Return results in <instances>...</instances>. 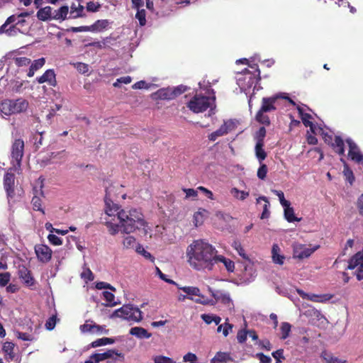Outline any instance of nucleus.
I'll return each mask as SVG.
<instances>
[{
  "label": "nucleus",
  "mask_w": 363,
  "mask_h": 363,
  "mask_svg": "<svg viewBox=\"0 0 363 363\" xmlns=\"http://www.w3.org/2000/svg\"><path fill=\"white\" fill-rule=\"evenodd\" d=\"M36 81L39 84L47 82L51 86L57 85L56 75L52 69L46 70L42 76L36 78Z\"/></svg>",
  "instance_id": "2eb2a0df"
},
{
  "label": "nucleus",
  "mask_w": 363,
  "mask_h": 363,
  "mask_svg": "<svg viewBox=\"0 0 363 363\" xmlns=\"http://www.w3.org/2000/svg\"><path fill=\"white\" fill-rule=\"evenodd\" d=\"M290 206L291 205H287V206H283L284 208L285 219L289 223H293L294 221H300L301 218H298L297 217L295 216L294 210Z\"/></svg>",
  "instance_id": "c85d7f7f"
},
{
  "label": "nucleus",
  "mask_w": 363,
  "mask_h": 363,
  "mask_svg": "<svg viewBox=\"0 0 363 363\" xmlns=\"http://www.w3.org/2000/svg\"><path fill=\"white\" fill-rule=\"evenodd\" d=\"M232 360V357H230V353L223 352H218L215 357L212 359L211 362L213 363H222L227 362Z\"/></svg>",
  "instance_id": "c756f323"
},
{
  "label": "nucleus",
  "mask_w": 363,
  "mask_h": 363,
  "mask_svg": "<svg viewBox=\"0 0 363 363\" xmlns=\"http://www.w3.org/2000/svg\"><path fill=\"white\" fill-rule=\"evenodd\" d=\"M322 357L324 358L325 363H345V361H342L325 352H323Z\"/></svg>",
  "instance_id": "c03bdc74"
},
{
  "label": "nucleus",
  "mask_w": 363,
  "mask_h": 363,
  "mask_svg": "<svg viewBox=\"0 0 363 363\" xmlns=\"http://www.w3.org/2000/svg\"><path fill=\"white\" fill-rule=\"evenodd\" d=\"M254 68V67H251ZM245 77L244 80L248 79L247 86L250 88L253 84H256L261 79L260 77V71L258 68V66L255 65V72L252 73L247 69H245L244 70Z\"/></svg>",
  "instance_id": "4468645a"
},
{
  "label": "nucleus",
  "mask_w": 363,
  "mask_h": 363,
  "mask_svg": "<svg viewBox=\"0 0 363 363\" xmlns=\"http://www.w3.org/2000/svg\"><path fill=\"white\" fill-rule=\"evenodd\" d=\"M115 317L134 322H140L143 319L141 311L130 304L123 305L121 308L116 310L111 315V318Z\"/></svg>",
  "instance_id": "39448f33"
},
{
  "label": "nucleus",
  "mask_w": 363,
  "mask_h": 363,
  "mask_svg": "<svg viewBox=\"0 0 363 363\" xmlns=\"http://www.w3.org/2000/svg\"><path fill=\"white\" fill-rule=\"evenodd\" d=\"M264 143H256L255 150L257 158L261 163L267 156V152L263 149Z\"/></svg>",
  "instance_id": "2f4dec72"
},
{
  "label": "nucleus",
  "mask_w": 363,
  "mask_h": 363,
  "mask_svg": "<svg viewBox=\"0 0 363 363\" xmlns=\"http://www.w3.org/2000/svg\"><path fill=\"white\" fill-rule=\"evenodd\" d=\"M48 239L49 242L53 245H60L62 244V240L61 238L55 235L50 234L48 236Z\"/></svg>",
  "instance_id": "e2e57ef3"
},
{
  "label": "nucleus",
  "mask_w": 363,
  "mask_h": 363,
  "mask_svg": "<svg viewBox=\"0 0 363 363\" xmlns=\"http://www.w3.org/2000/svg\"><path fill=\"white\" fill-rule=\"evenodd\" d=\"M319 247V245H315L313 247H308L303 244H294L293 245V257L298 259L308 258Z\"/></svg>",
  "instance_id": "6e6552de"
},
{
  "label": "nucleus",
  "mask_w": 363,
  "mask_h": 363,
  "mask_svg": "<svg viewBox=\"0 0 363 363\" xmlns=\"http://www.w3.org/2000/svg\"><path fill=\"white\" fill-rule=\"evenodd\" d=\"M10 274L9 272L0 273V286H5L10 281Z\"/></svg>",
  "instance_id": "0e129e2a"
},
{
  "label": "nucleus",
  "mask_w": 363,
  "mask_h": 363,
  "mask_svg": "<svg viewBox=\"0 0 363 363\" xmlns=\"http://www.w3.org/2000/svg\"><path fill=\"white\" fill-rule=\"evenodd\" d=\"M78 4L72 3L70 6V16L69 18H77L85 16L84 7L81 4L83 0H77Z\"/></svg>",
  "instance_id": "a211bd4d"
},
{
  "label": "nucleus",
  "mask_w": 363,
  "mask_h": 363,
  "mask_svg": "<svg viewBox=\"0 0 363 363\" xmlns=\"http://www.w3.org/2000/svg\"><path fill=\"white\" fill-rule=\"evenodd\" d=\"M291 325L290 323H289L287 322H284L281 323L280 330H281V338L282 340H285L289 337V333L291 332Z\"/></svg>",
  "instance_id": "ea45409f"
},
{
  "label": "nucleus",
  "mask_w": 363,
  "mask_h": 363,
  "mask_svg": "<svg viewBox=\"0 0 363 363\" xmlns=\"http://www.w3.org/2000/svg\"><path fill=\"white\" fill-rule=\"evenodd\" d=\"M340 161L344 164V169L343 174L345 177L346 179L350 182V184H352L354 181V177L352 169L349 167L348 164L346 163L345 160L342 158L340 159Z\"/></svg>",
  "instance_id": "72a5a7b5"
},
{
  "label": "nucleus",
  "mask_w": 363,
  "mask_h": 363,
  "mask_svg": "<svg viewBox=\"0 0 363 363\" xmlns=\"http://www.w3.org/2000/svg\"><path fill=\"white\" fill-rule=\"evenodd\" d=\"M136 251L139 254L142 255L145 259H150L152 262H154L155 257L149 252L146 251L142 245H138Z\"/></svg>",
  "instance_id": "3c124183"
},
{
  "label": "nucleus",
  "mask_w": 363,
  "mask_h": 363,
  "mask_svg": "<svg viewBox=\"0 0 363 363\" xmlns=\"http://www.w3.org/2000/svg\"><path fill=\"white\" fill-rule=\"evenodd\" d=\"M219 263L223 264L225 268L229 272H233L235 269V263L233 261L226 258L223 255L217 254L215 259V265Z\"/></svg>",
  "instance_id": "6ab92c4d"
},
{
  "label": "nucleus",
  "mask_w": 363,
  "mask_h": 363,
  "mask_svg": "<svg viewBox=\"0 0 363 363\" xmlns=\"http://www.w3.org/2000/svg\"><path fill=\"white\" fill-rule=\"evenodd\" d=\"M114 188L113 186L111 185L106 189V195L104 197L105 213L109 216H118V212L120 211L119 205L113 203L112 200V194L114 191Z\"/></svg>",
  "instance_id": "0eeeda50"
},
{
  "label": "nucleus",
  "mask_w": 363,
  "mask_h": 363,
  "mask_svg": "<svg viewBox=\"0 0 363 363\" xmlns=\"http://www.w3.org/2000/svg\"><path fill=\"white\" fill-rule=\"evenodd\" d=\"M18 276L27 286L30 287L35 284V279L31 274V272L26 266H19Z\"/></svg>",
  "instance_id": "ddd939ff"
},
{
  "label": "nucleus",
  "mask_w": 363,
  "mask_h": 363,
  "mask_svg": "<svg viewBox=\"0 0 363 363\" xmlns=\"http://www.w3.org/2000/svg\"><path fill=\"white\" fill-rule=\"evenodd\" d=\"M279 251L280 249L278 245L274 244L272 249L273 262L276 264L281 265L284 264L285 257L279 255Z\"/></svg>",
  "instance_id": "bb28decb"
},
{
  "label": "nucleus",
  "mask_w": 363,
  "mask_h": 363,
  "mask_svg": "<svg viewBox=\"0 0 363 363\" xmlns=\"http://www.w3.org/2000/svg\"><path fill=\"white\" fill-rule=\"evenodd\" d=\"M220 126L224 128V130L226 131V134H228L229 132L235 129L236 124L233 120L230 119L225 121L223 124Z\"/></svg>",
  "instance_id": "864d4df0"
},
{
  "label": "nucleus",
  "mask_w": 363,
  "mask_h": 363,
  "mask_svg": "<svg viewBox=\"0 0 363 363\" xmlns=\"http://www.w3.org/2000/svg\"><path fill=\"white\" fill-rule=\"evenodd\" d=\"M281 98L280 95H275L271 97H264L262 99V105L259 109L262 111L270 112L277 109L275 104L277 101Z\"/></svg>",
  "instance_id": "f8f14e48"
},
{
  "label": "nucleus",
  "mask_w": 363,
  "mask_h": 363,
  "mask_svg": "<svg viewBox=\"0 0 363 363\" xmlns=\"http://www.w3.org/2000/svg\"><path fill=\"white\" fill-rule=\"evenodd\" d=\"M109 21L107 19L97 20L94 24L89 26L90 32H101L106 29L109 26Z\"/></svg>",
  "instance_id": "b1692460"
},
{
  "label": "nucleus",
  "mask_w": 363,
  "mask_h": 363,
  "mask_svg": "<svg viewBox=\"0 0 363 363\" xmlns=\"http://www.w3.org/2000/svg\"><path fill=\"white\" fill-rule=\"evenodd\" d=\"M118 218L123 233L129 234L136 230L143 229L144 234H147V231L145 228L147 223L140 210L136 208H131L128 211L122 209L118 212Z\"/></svg>",
  "instance_id": "f03ea898"
},
{
  "label": "nucleus",
  "mask_w": 363,
  "mask_h": 363,
  "mask_svg": "<svg viewBox=\"0 0 363 363\" xmlns=\"http://www.w3.org/2000/svg\"><path fill=\"white\" fill-rule=\"evenodd\" d=\"M115 342V340L112 338L109 337H102L96 340L95 341L92 342L91 343V346L92 347H97L102 345H106L109 344H113Z\"/></svg>",
  "instance_id": "e433bc0d"
},
{
  "label": "nucleus",
  "mask_w": 363,
  "mask_h": 363,
  "mask_svg": "<svg viewBox=\"0 0 363 363\" xmlns=\"http://www.w3.org/2000/svg\"><path fill=\"white\" fill-rule=\"evenodd\" d=\"M45 63V59L44 57L39 58L38 60H34L31 65L30 66L28 72L27 74L28 77H33L35 72L40 69Z\"/></svg>",
  "instance_id": "393cba45"
},
{
  "label": "nucleus",
  "mask_w": 363,
  "mask_h": 363,
  "mask_svg": "<svg viewBox=\"0 0 363 363\" xmlns=\"http://www.w3.org/2000/svg\"><path fill=\"white\" fill-rule=\"evenodd\" d=\"M94 323L91 320H86L84 324L80 326V330L82 333H91L94 331Z\"/></svg>",
  "instance_id": "603ef678"
},
{
  "label": "nucleus",
  "mask_w": 363,
  "mask_h": 363,
  "mask_svg": "<svg viewBox=\"0 0 363 363\" xmlns=\"http://www.w3.org/2000/svg\"><path fill=\"white\" fill-rule=\"evenodd\" d=\"M132 82V78L130 76L122 77L116 79L113 84L114 87H120L121 84H128Z\"/></svg>",
  "instance_id": "5fc2aeb1"
},
{
  "label": "nucleus",
  "mask_w": 363,
  "mask_h": 363,
  "mask_svg": "<svg viewBox=\"0 0 363 363\" xmlns=\"http://www.w3.org/2000/svg\"><path fill=\"white\" fill-rule=\"evenodd\" d=\"M37 18L42 21H47L52 19V8L50 6L40 9L37 13Z\"/></svg>",
  "instance_id": "aec40b11"
},
{
  "label": "nucleus",
  "mask_w": 363,
  "mask_h": 363,
  "mask_svg": "<svg viewBox=\"0 0 363 363\" xmlns=\"http://www.w3.org/2000/svg\"><path fill=\"white\" fill-rule=\"evenodd\" d=\"M103 296L105 298V300L108 302V303L105 304L106 306H114L117 304V303L113 302L115 296L113 294H112L111 292L104 291Z\"/></svg>",
  "instance_id": "09e8293b"
},
{
  "label": "nucleus",
  "mask_w": 363,
  "mask_h": 363,
  "mask_svg": "<svg viewBox=\"0 0 363 363\" xmlns=\"http://www.w3.org/2000/svg\"><path fill=\"white\" fill-rule=\"evenodd\" d=\"M135 18L139 21L140 26H143L146 24V12L143 9H137Z\"/></svg>",
  "instance_id": "37998d69"
},
{
  "label": "nucleus",
  "mask_w": 363,
  "mask_h": 363,
  "mask_svg": "<svg viewBox=\"0 0 363 363\" xmlns=\"http://www.w3.org/2000/svg\"><path fill=\"white\" fill-rule=\"evenodd\" d=\"M346 143L349 146L348 157L357 163L363 162V155L357 144L350 138L347 139Z\"/></svg>",
  "instance_id": "9b49d317"
},
{
  "label": "nucleus",
  "mask_w": 363,
  "mask_h": 363,
  "mask_svg": "<svg viewBox=\"0 0 363 363\" xmlns=\"http://www.w3.org/2000/svg\"><path fill=\"white\" fill-rule=\"evenodd\" d=\"M232 247H233L234 250H235L238 252V255L240 257H242L245 259H248V257L245 254V250L242 247L240 241L234 240L233 242L232 243Z\"/></svg>",
  "instance_id": "58836bf2"
},
{
  "label": "nucleus",
  "mask_w": 363,
  "mask_h": 363,
  "mask_svg": "<svg viewBox=\"0 0 363 363\" xmlns=\"http://www.w3.org/2000/svg\"><path fill=\"white\" fill-rule=\"evenodd\" d=\"M114 356L123 357L121 353H118L113 350H109L103 353L94 354L93 355H91V359L95 361V363H99V362L111 358L116 359V358L114 357Z\"/></svg>",
  "instance_id": "dca6fc26"
},
{
  "label": "nucleus",
  "mask_w": 363,
  "mask_h": 363,
  "mask_svg": "<svg viewBox=\"0 0 363 363\" xmlns=\"http://www.w3.org/2000/svg\"><path fill=\"white\" fill-rule=\"evenodd\" d=\"M106 225L108 230L111 235H114L116 233H118V232L119 230V225L113 224L111 222L107 221V222H106ZM120 227H121V225H120Z\"/></svg>",
  "instance_id": "13d9d810"
},
{
  "label": "nucleus",
  "mask_w": 363,
  "mask_h": 363,
  "mask_svg": "<svg viewBox=\"0 0 363 363\" xmlns=\"http://www.w3.org/2000/svg\"><path fill=\"white\" fill-rule=\"evenodd\" d=\"M31 62L30 59L26 57H19L15 58V64L18 67L27 66Z\"/></svg>",
  "instance_id": "4d7b16f0"
},
{
  "label": "nucleus",
  "mask_w": 363,
  "mask_h": 363,
  "mask_svg": "<svg viewBox=\"0 0 363 363\" xmlns=\"http://www.w3.org/2000/svg\"><path fill=\"white\" fill-rule=\"evenodd\" d=\"M218 250L203 240H196L186 249L189 265L196 270L211 271L215 266Z\"/></svg>",
  "instance_id": "f257e3e1"
},
{
  "label": "nucleus",
  "mask_w": 363,
  "mask_h": 363,
  "mask_svg": "<svg viewBox=\"0 0 363 363\" xmlns=\"http://www.w3.org/2000/svg\"><path fill=\"white\" fill-rule=\"evenodd\" d=\"M273 192L279 197L280 203L282 206L291 205L290 201L285 199L283 191L274 190Z\"/></svg>",
  "instance_id": "680f3d73"
},
{
  "label": "nucleus",
  "mask_w": 363,
  "mask_h": 363,
  "mask_svg": "<svg viewBox=\"0 0 363 363\" xmlns=\"http://www.w3.org/2000/svg\"><path fill=\"white\" fill-rule=\"evenodd\" d=\"M260 201H264V204L263 206V211L261 214L260 218L261 219L268 218L270 215V212L268 209L269 206V200L266 196H259L258 199H257V203H259Z\"/></svg>",
  "instance_id": "7c9ffc66"
},
{
  "label": "nucleus",
  "mask_w": 363,
  "mask_h": 363,
  "mask_svg": "<svg viewBox=\"0 0 363 363\" xmlns=\"http://www.w3.org/2000/svg\"><path fill=\"white\" fill-rule=\"evenodd\" d=\"M267 166L265 164H261L257 170V177L260 179H264L267 174Z\"/></svg>",
  "instance_id": "bf43d9fd"
},
{
  "label": "nucleus",
  "mask_w": 363,
  "mask_h": 363,
  "mask_svg": "<svg viewBox=\"0 0 363 363\" xmlns=\"http://www.w3.org/2000/svg\"><path fill=\"white\" fill-rule=\"evenodd\" d=\"M212 91H213L212 90ZM187 107L195 113H202L210 108L211 111L216 108V96H203L202 94L194 95L187 103Z\"/></svg>",
  "instance_id": "7ed1b4c3"
},
{
  "label": "nucleus",
  "mask_w": 363,
  "mask_h": 363,
  "mask_svg": "<svg viewBox=\"0 0 363 363\" xmlns=\"http://www.w3.org/2000/svg\"><path fill=\"white\" fill-rule=\"evenodd\" d=\"M34 249L39 262L48 263L51 260L52 251L48 245L38 244L35 246Z\"/></svg>",
  "instance_id": "1a4fd4ad"
},
{
  "label": "nucleus",
  "mask_w": 363,
  "mask_h": 363,
  "mask_svg": "<svg viewBox=\"0 0 363 363\" xmlns=\"http://www.w3.org/2000/svg\"><path fill=\"white\" fill-rule=\"evenodd\" d=\"M226 135V131L221 126L216 131L211 133L208 135V139L211 141H215L218 137Z\"/></svg>",
  "instance_id": "de8ad7c7"
},
{
  "label": "nucleus",
  "mask_w": 363,
  "mask_h": 363,
  "mask_svg": "<svg viewBox=\"0 0 363 363\" xmlns=\"http://www.w3.org/2000/svg\"><path fill=\"white\" fill-rule=\"evenodd\" d=\"M172 88L161 89L157 91L156 94L158 98L162 100H172L175 99V94H174Z\"/></svg>",
  "instance_id": "a878e982"
},
{
  "label": "nucleus",
  "mask_w": 363,
  "mask_h": 363,
  "mask_svg": "<svg viewBox=\"0 0 363 363\" xmlns=\"http://www.w3.org/2000/svg\"><path fill=\"white\" fill-rule=\"evenodd\" d=\"M233 325L232 324L228 323H225L223 325L221 324V325H218V327L217 328V332L218 333L222 332L223 335L225 337H227L228 335V334H229V331L233 329Z\"/></svg>",
  "instance_id": "a18cd8bd"
},
{
  "label": "nucleus",
  "mask_w": 363,
  "mask_h": 363,
  "mask_svg": "<svg viewBox=\"0 0 363 363\" xmlns=\"http://www.w3.org/2000/svg\"><path fill=\"white\" fill-rule=\"evenodd\" d=\"M74 67L82 74H85L89 71V65L83 62H77L74 65Z\"/></svg>",
  "instance_id": "69168bd1"
},
{
  "label": "nucleus",
  "mask_w": 363,
  "mask_h": 363,
  "mask_svg": "<svg viewBox=\"0 0 363 363\" xmlns=\"http://www.w3.org/2000/svg\"><path fill=\"white\" fill-rule=\"evenodd\" d=\"M154 362L155 363H175V362L172 359H171L168 357L162 356V355L156 356L154 358Z\"/></svg>",
  "instance_id": "052dcab7"
},
{
  "label": "nucleus",
  "mask_w": 363,
  "mask_h": 363,
  "mask_svg": "<svg viewBox=\"0 0 363 363\" xmlns=\"http://www.w3.org/2000/svg\"><path fill=\"white\" fill-rule=\"evenodd\" d=\"M199 298H194L192 297L188 296L189 299L194 301L195 303H201L202 305H214L215 302L212 299L206 298L203 295L200 294V296Z\"/></svg>",
  "instance_id": "a19ab883"
},
{
  "label": "nucleus",
  "mask_w": 363,
  "mask_h": 363,
  "mask_svg": "<svg viewBox=\"0 0 363 363\" xmlns=\"http://www.w3.org/2000/svg\"><path fill=\"white\" fill-rule=\"evenodd\" d=\"M248 335V330H240L238 332L237 339L238 342L243 343L247 340V336Z\"/></svg>",
  "instance_id": "338daca9"
},
{
  "label": "nucleus",
  "mask_w": 363,
  "mask_h": 363,
  "mask_svg": "<svg viewBox=\"0 0 363 363\" xmlns=\"http://www.w3.org/2000/svg\"><path fill=\"white\" fill-rule=\"evenodd\" d=\"M256 357L259 359L261 363H272V358L262 352L256 354Z\"/></svg>",
  "instance_id": "774afa93"
},
{
  "label": "nucleus",
  "mask_w": 363,
  "mask_h": 363,
  "mask_svg": "<svg viewBox=\"0 0 363 363\" xmlns=\"http://www.w3.org/2000/svg\"><path fill=\"white\" fill-rule=\"evenodd\" d=\"M4 188L9 199H13L15 196V175L8 171L4 177Z\"/></svg>",
  "instance_id": "9d476101"
},
{
  "label": "nucleus",
  "mask_w": 363,
  "mask_h": 363,
  "mask_svg": "<svg viewBox=\"0 0 363 363\" xmlns=\"http://www.w3.org/2000/svg\"><path fill=\"white\" fill-rule=\"evenodd\" d=\"M265 113V111H262V110L259 109L255 116V119L259 123L269 125L270 124V120L269 116L266 115Z\"/></svg>",
  "instance_id": "c9c22d12"
},
{
  "label": "nucleus",
  "mask_w": 363,
  "mask_h": 363,
  "mask_svg": "<svg viewBox=\"0 0 363 363\" xmlns=\"http://www.w3.org/2000/svg\"><path fill=\"white\" fill-rule=\"evenodd\" d=\"M69 13V7L67 6H62L58 9H52V19L60 21H63L67 18Z\"/></svg>",
  "instance_id": "412c9836"
},
{
  "label": "nucleus",
  "mask_w": 363,
  "mask_h": 363,
  "mask_svg": "<svg viewBox=\"0 0 363 363\" xmlns=\"http://www.w3.org/2000/svg\"><path fill=\"white\" fill-rule=\"evenodd\" d=\"M208 211L204 208H199L197 212L194 214V223L195 226L201 225L203 223L204 214Z\"/></svg>",
  "instance_id": "473e14b6"
},
{
  "label": "nucleus",
  "mask_w": 363,
  "mask_h": 363,
  "mask_svg": "<svg viewBox=\"0 0 363 363\" xmlns=\"http://www.w3.org/2000/svg\"><path fill=\"white\" fill-rule=\"evenodd\" d=\"M57 323V315H53L50 317L45 323V328L48 330H52L55 328Z\"/></svg>",
  "instance_id": "6e6d98bb"
},
{
  "label": "nucleus",
  "mask_w": 363,
  "mask_h": 363,
  "mask_svg": "<svg viewBox=\"0 0 363 363\" xmlns=\"http://www.w3.org/2000/svg\"><path fill=\"white\" fill-rule=\"evenodd\" d=\"M333 150L340 155H345V144L342 138L339 135L334 137V141L330 146Z\"/></svg>",
  "instance_id": "4be33fe9"
},
{
  "label": "nucleus",
  "mask_w": 363,
  "mask_h": 363,
  "mask_svg": "<svg viewBox=\"0 0 363 363\" xmlns=\"http://www.w3.org/2000/svg\"><path fill=\"white\" fill-rule=\"evenodd\" d=\"M33 191H34L35 195L33 196L32 201H31V203L33 205V209L34 211H39L43 214H45V211L42 208V200H41L40 197H39L36 195L38 194V191L35 187H34Z\"/></svg>",
  "instance_id": "cd10ccee"
},
{
  "label": "nucleus",
  "mask_w": 363,
  "mask_h": 363,
  "mask_svg": "<svg viewBox=\"0 0 363 363\" xmlns=\"http://www.w3.org/2000/svg\"><path fill=\"white\" fill-rule=\"evenodd\" d=\"M330 294L317 295L314 294H308L307 299L314 302H325L332 298Z\"/></svg>",
  "instance_id": "f704fd0d"
},
{
  "label": "nucleus",
  "mask_w": 363,
  "mask_h": 363,
  "mask_svg": "<svg viewBox=\"0 0 363 363\" xmlns=\"http://www.w3.org/2000/svg\"><path fill=\"white\" fill-rule=\"evenodd\" d=\"M28 103L26 99H6L0 104L1 112L6 116H11L26 111Z\"/></svg>",
  "instance_id": "20e7f679"
},
{
  "label": "nucleus",
  "mask_w": 363,
  "mask_h": 363,
  "mask_svg": "<svg viewBox=\"0 0 363 363\" xmlns=\"http://www.w3.org/2000/svg\"><path fill=\"white\" fill-rule=\"evenodd\" d=\"M266 129L264 126L260 127L258 131L256 133L255 139L257 140L256 143H264V140L266 136Z\"/></svg>",
  "instance_id": "8fccbe9b"
},
{
  "label": "nucleus",
  "mask_w": 363,
  "mask_h": 363,
  "mask_svg": "<svg viewBox=\"0 0 363 363\" xmlns=\"http://www.w3.org/2000/svg\"><path fill=\"white\" fill-rule=\"evenodd\" d=\"M15 345L11 342L6 341L3 344L2 351L4 353V358L6 361H13L16 357Z\"/></svg>",
  "instance_id": "f3484780"
},
{
  "label": "nucleus",
  "mask_w": 363,
  "mask_h": 363,
  "mask_svg": "<svg viewBox=\"0 0 363 363\" xmlns=\"http://www.w3.org/2000/svg\"><path fill=\"white\" fill-rule=\"evenodd\" d=\"M184 292H185L187 295L191 296H200V289L198 287L195 286H184L179 288Z\"/></svg>",
  "instance_id": "79ce46f5"
},
{
  "label": "nucleus",
  "mask_w": 363,
  "mask_h": 363,
  "mask_svg": "<svg viewBox=\"0 0 363 363\" xmlns=\"http://www.w3.org/2000/svg\"><path fill=\"white\" fill-rule=\"evenodd\" d=\"M230 193L235 198L238 199L241 201L245 200V199H247V197L249 196V192L240 191L235 187L231 189Z\"/></svg>",
  "instance_id": "4c0bfd02"
},
{
  "label": "nucleus",
  "mask_w": 363,
  "mask_h": 363,
  "mask_svg": "<svg viewBox=\"0 0 363 363\" xmlns=\"http://www.w3.org/2000/svg\"><path fill=\"white\" fill-rule=\"evenodd\" d=\"M129 333L140 339H148L152 336L151 333H148V331L146 329L142 327L131 328L129 331Z\"/></svg>",
  "instance_id": "5701e85b"
},
{
  "label": "nucleus",
  "mask_w": 363,
  "mask_h": 363,
  "mask_svg": "<svg viewBox=\"0 0 363 363\" xmlns=\"http://www.w3.org/2000/svg\"><path fill=\"white\" fill-rule=\"evenodd\" d=\"M24 154V142L22 139H16L11 145V163L15 169H20Z\"/></svg>",
  "instance_id": "423d86ee"
},
{
  "label": "nucleus",
  "mask_w": 363,
  "mask_h": 363,
  "mask_svg": "<svg viewBox=\"0 0 363 363\" xmlns=\"http://www.w3.org/2000/svg\"><path fill=\"white\" fill-rule=\"evenodd\" d=\"M136 242V240L133 236H126L123 242V247L126 249L133 248Z\"/></svg>",
  "instance_id": "49530a36"
}]
</instances>
